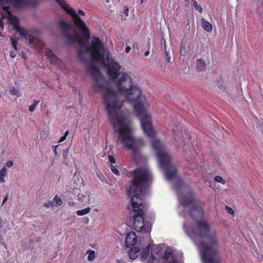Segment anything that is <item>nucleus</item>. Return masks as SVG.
<instances>
[{"label":"nucleus","instance_id":"obj_1","mask_svg":"<svg viewBox=\"0 0 263 263\" xmlns=\"http://www.w3.org/2000/svg\"><path fill=\"white\" fill-rule=\"evenodd\" d=\"M72 18L79 32L69 23L61 20L59 26L66 39L71 43L79 44L78 56L87 65L88 70L95 79L92 91L102 93L103 102L110 122L118 133V140L130 150L137 163L145 161L140 151L144 146L141 138H135L133 128L127 122L123 111L125 100L134 105L142 128L147 136L154 138L156 135L153 127L151 115L147 111L149 102L141 96L140 88L133 84L131 76L126 72H120L121 66L112 57L106 53L103 43L96 37L90 41L89 29L74 10L71 8L64 0H55Z\"/></svg>","mask_w":263,"mask_h":263},{"label":"nucleus","instance_id":"obj_2","mask_svg":"<svg viewBox=\"0 0 263 263\" xmlns=\"http://www.w3.org/2000/svg\"><path fill=\"white\" fill-rule=\"evenodd\" d=\"M179 210H190L183 224V229L200 252L203 263H219V245L208 221L203 216L201 204L193 199L192 193H178Z\"/></svg>","mask_w":263,"mask_h":263},{"label":"nucleus","instance_id":"obj_3","mask_svg":"<svg viewBox=\"0 0 263 263\" xmlns=\"http://www.w3.org/2000/svg\"><path fill=\"white\" fill-rule=\"evenodd\" d=\"M152 175L147 167H140L134 171V179L130 182L127 192L133 207L134 226L137 232H148L149 228L144 223L143 214L146 204H142V199L147 191V186Z\"/></svg>","mask_w":263,"mask_h":263},{"label":"nucleus","instance_id":"obj_4","mask_svg":"<svg viewBox=\"0 0 263 263\" xmlns=\"http://www.w3.org/2000/svg\"><path fill=\"white\" fill-rule=\"evenodd\" d=\"M28 3L29 0H0V5L3 9L1 12L2 17L0 18V27L3 28V20H6L20 35L28 41V44L30 46L40 49L39 52L43 57H46L52 64L60 66L62 63L61 60L50 49L42 47L43 43L36 37V31L35 30H26L19 26L17 18L11 14L9 10L10 7L23 8L26 7Z\"/></svg>","mask_w":263,"mask_h":263},{"label":"nucleus","instance_id":"obj_5","mask_svg":"<svg viewBox=\"0 0 263 263\" xmlns=\"http://www.w3.org/2000/svg\"><path fill=\"white\" fill-rule=\"evenodd\" d=\"M152 146L159 161V164L164 171L168 180L174 179L177 173L175 165L172 163V157L164 144L157 138L151 142Z\"/></svg>","mask_w":263,"mask_h":263},{"label":"nucleus","instance_id":"obj_6","mask_svg":"<svg viewBox=\"0 0 263 263\" xmlns=\"http://www.w3.org/2000/svg\"><path fill=\"white\" fill-rule=\"evenodd\" d=\"M172 249L165 245H153L151 249V255L148 258V263L159 260L162 257L164 259L172 258Z\"/></svg>","mask_w":263,"mask_h":263},{"label":"nucleus","instance_id":"obj_7","mask_svg":"<svg viewBox=\"0 0 263 263\" xmlns=\"http://www.w3.org/2000/svg\"><path fill=\"white\" fill-rule=\"evenodd\" d=\"M137 242V237L134 232H130L127 234L125 239L126 246L128 248L134 246Z\"/></svg>","mask_w":263,"mask_h":263},{"label":"nucleus","instance_id":"obj_8","mask_svg":"<svg viewBox=\"0 0 263 263\" xmlns=\"http://www.w3.org/2000/svg\"><path fill=\"white\" fill-rule=\"evenodd\" d=\"M129 257L132 259H135L140 254V249L138 247H134L129 251Z\"/></svg>","mask_w":263,"mask_h":263},{"label":"nucleus","instance_id":"obj_9","mask_svg":"<svg viewBox=\"0 0 263 263\" xmlns=\"http://www.w3.org/2000/svg\"><path fill=\"white\" fill-rule=\"evenodd\" d=\"M201 24L202 28L208 32H211L212 30V25L205 19L202 18L201 20Z\"/></svg>","mask_w":263,"mask_h":263},{"label":"nucleus","instance_id":"obj_10","mask_svg":"<svg viewBox=\"0 0 263 263\" xmlns=\"http://www.w3.org/2000/svg\"><path fill=\"white\" fill-rule=\"evenodd\" d=\"M180 53L181 55L184 56L187 53L186 41L183 40L180 45Z\"/></svg>","mask_w":263,"mask_h":263},{"label":"nucleus","instance_id":"obj_11","mask_svg":"<svg viewBox=\"0 0 263 263\" xmlns=\"http://www.w3.org/2000/svg\"><path fill=\"white\" fill-rule=\"evenodd\" d=\"M206 67L205 62L202 59H198L196 62V68L198 71H202Z\"/></svg>","mask_w":263,"mask_h":263},{"label":"nucleus","instance_id":"obj_12","mask_svg":"<svg viewBox=\"0 0 263 263\" xmlns=\"http://www.w3.org/2000/svg\"><path fill=\"white\" fill-rule=\"evenodd\" d=\"M151 247L148 245L146 247H145L142 252L141 257L143 259H147V261L148 262V258L151 255V253H149Z\"/></svg>","mask_w":263,"mask_h":263},{"label":"nucleus","instance_id":"obj_13","mask_svg":"<svg viewBox=\"0 0 263 263\" xmlns=\"http://www.w3.org/2000/svg\"><path fill=\"white\" fill-rule=\"evenodd\" d=\"M62 203L61 198L57 196H55L51 202L52 207L61 205Z\"/></svg>","mask_w":263,"mask_h":263},{"label":"nucleus","instance_id":"obj_14","mask_svg":"<svg viewBox=\"0 0 263 263\" xmlns=\"http://www.w3.org/2000/svg\"><path fill=\"white\" fill-rule=\"evenodd\" d=\"M10 93L16 96L17 97H20L21 94L17 87H11L9 89Z\"/></svg>","mask_w":263,"mask_h":263},{"label":"nucleus","instance_id":"obj_15","mask_svg":"<svg viewBox=\"0 0 263 263\" xmlns=\"http://www.w3.org/2000/svg\"><path fill=\"white\" fill-rule=\"evenodd\" d=\"M90 211V208L89 207H87L82 210H78L77 211V214L79 216H83L86 214H88Z\"/></svg>","mask_w":263,"mask_h":263},{"label":"nucleus","instance_id":"obj_16","mask_svg":"<svg viewBox=\"0 0 263 263\" xmlns=\"http://www.w3.org/2000/svg\"><path fill=\"white\" fill-rule=\"evenodd\" d=\"M86 253L88 254L87 259L89 261H93L96 257L95 252L94 251L89 250L86 252Z\"/></svg>","mask_w":263,"mask_h":263},{"label":"nucleus","instance_id":"obj_17","mask_svg":"<svg viewBox=\"0 0 263 263\" xmlns=\"http://www.w3.org/2000/svg\"><path fill=\"white\" fill-rule=\"evenodd\" d=\"M187 53L193 52L194 50V43L193 41H186Z\"/></svg>","mask_w":263,"mask_h":263},{"label":"nucleus","instance_id":"obj_18","mask_svg":"<svg viewBox=\"0 0 263 263\" xmlns=\"http://www.w3.org/2000/svg\"><path fill=\"white\" fill-rule=\"evenodd\" d=\"M128 8L127 6H125L124 7V10L121 14L122 19L124 21H127V17L128 15Z\"/></svg>","mask_w":263,"mask_h":263},{"label":"nucleus","instance_id":"obj_19","mask_svg":"<svg viewBox=\"0 0 263 263\" xmlns=\"http://www.w3.org/2000/svg\"><path fill=\"white\" fill-rule=\"evenodd\" d=\"M193 5L195 7V9L198 11L199 13L202 12V7L199 5L197 2L195 0H193Z\"/></svg>","mask_w":263,"mask_h":263},{"label":"nucleus","instance_id":"obj_20","mask_svg":"<svg viewBox=\"0 0 263 263\" xmlns=\"http://www.w3.org/2000/svg\"><path fill=\"white\" fill-rule=\"evenodd\" d=\"M4 222L2 218H0V234L4 233L5 234L7 229L4 227Z\"/></svg>","mask_w":263,"mask_h":263},{"label":"nucleus","instance_id":"obj_21","mask_svg":"<svg viewBox=\"0 0 263 263\" xmlns=\"http://www.w3.org/2000/svg\"><path fill=\"white\" fill-rule=\"evenodd\" d=\"M110 170L112 171V172L114 173L117 176L120 175L119 171L118 168L116 167V166H115L113 164H111Z\"/></svg>","mask_w":263,"mask_h":263},{"label":"nucleus","instance_id":"obj_22","mask_svg":"<svg viewBox=\"0 0 263 263\" xmlns=\"http://www.w3.org/2000/svg\"><path fill=\"white\" fill-rule=\"evenodd\" d=\"M39 102L38 101L34 100L33 103L30 106L29 108V110L30 112H33L34 110Z\"/></svg>","mask_w":263,"mask_h":263},{"label":"nucleus","instance_id":"obj_23","mask_svg":"<svg viewBox=\"0 0 263 263\" xmlns=\"http://www.w3.org/2000/svg\"><path fill=\"white\" fill-rule=\"evenodd\" d=\"M215 180L217 182H219L222 183L223 184H225V180L220 176L217 175L215 177Z\"/></svg>","mask_w":263,"mask_h":263},{"label":"nucleus","instance_id":"obj_24","mask_svg":"<svg viewBox=\"0 0 263 263\" xmlns=\"http://www.w3.org/2000/svg\"><path fill=\"white\" fill-rule=\"evenodd\" d=\"M48 135V132L45 129H43L40 133L41 138H45Z\"/></svg>","mask_w":263,"mask_h":263},{"label":"nucleus","instance_id":"obj_25","mask_svg":"<svg viewBox=\"0 0 263 263\" xmlns=\"http://www.w3.org/2000/svg\"><path fill=\"white\" fill-rule=\"evenodd\" d=\"M69 131L68 130H66L65 132V134H64V136L60 138V139L58 141V143H61V142H62L64 141H65V139H66L67 136L69 134Z\"/></svg>","mask_w":263,"mask_h":263},{"label":"nucleus","instance_id":"obj_26","mask_svg":"<svg viewBox=\"0 0 263 263\" xmlns=\"http://www.w3.org/2000/svg\"><path fill=\"white\" fill-rule=\"evenodd\" d=\"M7 173V171L5 166H4L0 170V176L3 177H5Z\"/></svg>","mask_w":263,"mask_h":263},{"label":"nucleus","instance_id":"obj_27","mask_svg":"<svg viewBox=\"0 0 263 263\" xmlns=\"http://www.w3.org/2000/svg\"><path fill=\"white\" fill-rule=\"evenodd\" d=\"M164 58L167 63L171 62V61H170L171 56L169 55L168 52L167 51H166V50L165 51Z\"/></svg>","mask_w":263,"mask_h":263},{"label":"nucleus","instance_id":"obj_28","mask_svg":"<svg viewBox=\"0 0 263 263\" xmlns=\"http://www.w3.org/2000/svg\"><path fill=\"white\" fill-rule=\"evenodd\" d=\"M225 210L229 214L231 215H233L234 214L233 210L228 206H226Z\"/></svg>","mask_w":263,"mask_h":263},{"label":"nucleus","instance_id":"obj_29","mask_svg":"<svg viewBox=\"0 0 263 263\" xmlns=\"http://www.w3.org/2000/svg\"><path fill=\"white\" fill-rule=\"evenodd\" d=\"M11 42H12V47L13 48L15 49V50H16L17 49V47H16V40L15 39H14V38H12V37H11Z\"/></svg>","mask_w":263,"mask_h":263},{"label":"nucleus","instance_id":"obj_30","mask_svg":"<svg viewBox=\"0 0 263 263\" xmlns=\"http://www.w3.org/2000/svg\"><path fill=\"white\" fill-rule=\"evenodd\" d=\"M108 160L110 162V165L111 164L114 165V164L115 163V159L111 155L108 156Z\"/></svg>","mask_w":263,"mask_h":263},{"label":"nucleus","instance_id":"obj_31","mask_svg":"<svg viewBox=\"0 0 263 263\" xmlns=\"http://www.w3.org/2000/svg\"><path fill=\"white\" fill-rule=\"evenodd\" d=\"M13 164V161H7L6 163V164H5V167H11Z\"/></svg>","mask_w":263,"mask_h":263},{"label":"nucleus","instance_id":"obj_32","mask_svg":"<svg viewBox=\"0 0 263 263\" xmlns=\"http://www.w3.org/2000/svg\"><path fill=\"white\" fill-rule=\"evenodd\" d=\"M167 259L169 260V263H177L175 261V260L174 258L173 255L172 256V258H169Z\"/></svg>","mask_w":263,"mask_h":263},{"label":"nucleus","instance_id":"obj_33","mask_svg":"<svg viewBox=\"0 0 263 263\" xmlns=\"http://www.w3.org/2000/svg\"><path fill=\"white\" fill-rule=\"evenodd\" d=\"M4 233H1L0 234V243L2 245H4V241H3V235Z\"/></svg>","mask_w":263,"mask_h":263},{"label":"nucleus","instance_id":"obj_34","mask_svg":"<svg viewBox=\"0 0 263 263\" xmlns=\"http://www.w3.org/2000/svg\"><path fill=\"white\" fill-rule=\"evenodd\" d=\"M8 195H6L3 199V200L2 202V205H3L6 202V201L8 200Z\"/></svg>","mask_w":263,"mask_h":263},{"label":"nucleus","instance_id":"obj_35","mask_svg":"<svg viewBox=\"0 0 263 263\" xmlns=\"http://www.w3.org/2000/svg\"><path fill=\"white\" fill-rule=\"evenodd\" d=\"M5 177L1 176H0V183H4L5 182V180L4 179Z\"/></svg>","mask_w":263,"mask_h":263},{"label":"nucleus","instance_id":"obj_36","mask_svg":"<svg viewBox=\"0 0 263 263\" xmlns=\"http://www.w3.org/2000/svg\"><path fill=\"white\" fill-rule=\"evenodd\" d=\"M130 47H129V46H127V47L126 48V49H125V52H126V53H129V51H130Z\"/></svg>","mask_w":263,"mask_h":263},{"label":"nucleus","instance_id":"obj_37","mask_svg":"<svg viewBox=\"0 0 263 263\" xmlns=\"http://www.w3.org/2000/svg\"><path fill=\"white\" fill-rule=\"evenodd\" d=\"M10 55L11 58H14L15 57V53L11 51L10 52Z\"/></svg>","mask_w":263,"mask_h":263},{"label":"nucleus","instance_id":"obj_38","mask_svg":"<svg viewBox=\"0 0 263 263\" xmlns=\"http://www.w3.org/2000/svg\"><path fill=\"white\" fill-rule=\"evenodd\" d=\"M45 206L46 207H47V208H49L50 206H51V202H49L48 203H45L44 204Z\"/></svg>","mask_w":263,"mask_h":263},{"label":"nucleus","instance_id":"obj_39","mask_svg":"<svg viewBox=\"0 0 263 263\" xmlns=\"http://www.w3.org/2000/svg\"><path fill=\"white\" fill-rule=\"evenodd\" d=\"M79 13L80 14V15H84V12L82 11V10H79Z\"/></svg>","mask_w":263,"mask_h":263},{"label":"nucleus","instance_id":"obj_40","mask_svg":"<svg viewBox=\"0 0 263 263\" xmlns=\"http://www.w3.org/2000/svg\"><path fill=\"white\" fill-rule=\"evenodd\" d=\"M82 196H83V195H82V194H79V195H78V198H79V199H81L82 201H84V200H83V199H82Z\"/></svg>","mask_w":263,"mask_h":263},{"label":"nucleus","instance_id":"obj_41","mask_svg":"<svg viewBox=\"0 0 263 263\" xmlns=\"http://www.w3.org/2000/svg\"><path fill=\"white\" fill-rule=\"evenodd\" d=\"M149 51H146V52L144 53V55H145V57H147V56H148V55H149Z\"/></svg>","mask_w":263,"mask_h":263},{"label":"nucleus","instance_id":"obj_42","mask_svg":"<svg viewBox=\"0 0 263 263\" xmlns=\"http://www.w3.org/2000/svg\"><path fill=\"white\" fill-rule=\"evenodd\" d=\"M116 263H123V262L119 260H117L116 261Z\"/></svg>","mask_w":263,"mask_h":263},{"label":"nucleus","instance_id":"obj_43","mask_svg":"<svg viewBox=\"0 0 263 263\" xmlns=\"http://www.w3.org/2000/svg\"><path fill=\"white\" fill-rule=\"evenodd\" d=\"M163 40L164 41V43L165 44V40L164 39H163ZM161 41L162 42V40H161Z\"/></svg>","mask_w":263,"mask_h":263},{"label":"nucleus","instance_id":"obj_44","mask_svg":"<svg viewBox=\"0 0 263 263\" xmlns=\"http://www.w3.org/2000/svg\"><path fill=\"white\" fill-rule=\"evenodd\" d=\"M175 140H176V141H178V142L179 141V140H178V139H177V138H175Z\"/></svg>","mask_w":263,"mask_h":263},{"label":"nucleus","instance_id":"obj_45","mask_svg":"<svg viewBox=\"0 0 263 263\" xmlns=\"http://www.w3.org/2000/svg\"><path fill=\"white\" fill-rule=\"evenodd\" d=\"M182 215H183L184 216H186V215H184L183 213H181Z\"/></svg>","mask_w":263,"mask_h":263},{"label":"nucleus","instance_id":"obj_46","mask_svg":"<svg viewBox=\"0 0 263 263\" xmlns=\"http://www.w3.org/2000/svg\"><path fill=\"white\" fill-rule=\"evenodd\" d=\"M165 49H166V45H164Z\"/></svg>","mask_w":263,"mask_h":263},{"label":"nucleus","instance_id":"obj_47","mask_svg":"<svg viewBox=\"0 0 263 263\" xmlns=\"http://www.w3.org/2000/svg\"><path fill=\"white\" fill-rule=\"evenodd\" d=\"M141 3H143V0H141Z\"/></svg>","mask_w":263,"mask_h":263}]
</instances>
